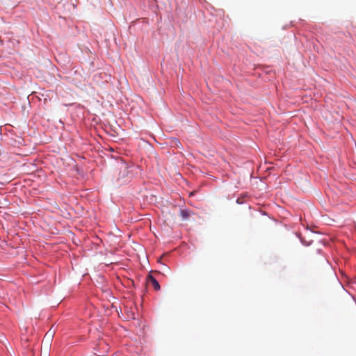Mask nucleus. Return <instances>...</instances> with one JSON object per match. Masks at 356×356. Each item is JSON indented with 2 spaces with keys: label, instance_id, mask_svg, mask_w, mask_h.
<instances>
[{
  "label": "nucleus",
  "instance_id": "nucleus-1",
  "mask_svg": "<svg viewBox=\"0 0 356 356\" xmlns=\"http://www.w3.org/2000/svg\"><path fill=\"white\" fill-rule=\"evenodd\" d=\"M180 215L184 220H189L192 216L195 215V213L188 209H181Z\"/></svg>",
  "mask_w": 356,
  "mask_h": 356
},
{
  "label": "nucleus",
  "instance_id": "nucleus-2",
  "mask_svg": "<svg viewBox=\"0 0 356 356\" xmlns=\"http://www.w3.org/2000/svg\"><path fill=\"white\" fill-rule=\"evenodd\" d=\"M147 279L151 282L156 291L160 290L161 287L159 282L152 275H149Z\"/></svg>",
  "mask_w": 356,
  "mask_h": 356
},
{
  "label": "nucleus",
  "instance_id": "nucleus-3",
  "mask_svg": "<svg viewBox=\"0 0 356 356\" xmlns=\"http://www.w3.org/2000/svg\"><path fill=\"white\" fill-rule=\"evenodd\" d=\"M53 334H54V332H51L50 330H49L45 336H44V338H48V339H51L52 337H53Z\"/></svg>",
  "mask_w": 356,
  "mask_h": 356
},
{
  "label": "nucleus",
  "instance_id": "nucleus-4",
  "mask_svg": "<svg viewBox=\"0 0 356 356\" xmlns=\"http://www.w3.org/2000/svg\"><path fill=\"white\" fill-rule=\"evenodd\" d=\"M172 140L175 142V144L176 145H178V143L180 144V142L178 140H177L176 138H173Z\"/></svg>",
  "mask_w": 356,
  "mask_h": 356
}]
</instances>
